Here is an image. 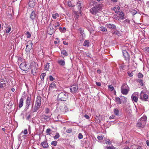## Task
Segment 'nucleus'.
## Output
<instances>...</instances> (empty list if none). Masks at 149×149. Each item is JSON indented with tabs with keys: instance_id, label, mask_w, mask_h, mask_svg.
<instances>
[{
	"instance_id": "f257e3e1",
	"label": "nucleus",
	"mask_w": 149,
	"mask_h": 149,
	"mask_svg": "<svg viewBox=\"0 0 149 149\" xmlns=\"http://www.w3.org/2000/svg\"><path fill=\"white\" fill-rule=\"evenodd\" d=\"M103 6V4L102 3L98 4L91 8L90 11L91 14L96 15L101 10Z\"/></svg>"
},
{
	"instance_id": "f03ea898",
	"label": "nucleus",
	"mask_w": 149,
	"mask_h": 149,
	"mask_svg": "<svg viewBox=\"0 0 149 149\" xmlns=\"http://www.w3.org/2000/svg\"><path fill=\"white\" fill-rule=\"evenodd\" d=\"M68 97V93L65 91L58 93V101H66Z\"/></svg>"
},
{
	"instance_id": "7ed1b4c3",
	"label": "nucleus",
	"mask_w": 149,
	"mask_h": 149,
	"mask_svg": "<svg viewBox=\"0 0 149 149\" xmlns=\"http://www.w3.org/2000/svg\"><path fill=\"white\" fill-rule=\"evenodd\" d=\"M147 117L146 116H143L140 119L138 120L136 124V127L140 128H143L146 124Z\"/></svg>"
},
{
	"instance_id": "20e7f679",
	"label": "nucleus",
	"mask_w": 149,
	"mask_h": 149,
	"mask_svg": "<svg viewBox=\"0 0 149 149\" xmlns=\"http://www.w3.org/2000/svg\"><path fill=\"white\" fill-rule=\"evenodd\" d=\"M41 104V98L40 96H37L34 108L32 110V112H35L38 110Z\"/></svg>"
},
{
	"instance_id": "39448f33",
	"label": "nucleus",
	"mask_w": 149,
	"mask_h": 149,
	"mask_svg": "<svg viewBox=\"0 0 149 149\" xmlns=\"http://www.w3.org/2000/svg\"><path fill=\"white\" fill-rule=\"evenodd\" d=\"M31 103V95H27L26 101L24 110L26 111L28 109Z\"/></svg>"
},
{
	"instance_id": "423d86ee",
	"label": "nucleus",
	"mask_w": 149,
	"mask_h": 149,
	"mask_svg": "<svg viewBox=\"0 0 149 149\" xmlns=\"http://www.w3.org/2000/svg\"><path fill=\"white\" fill-rule=\"evenodd\" d=\"M122 52L123 56L125 60L129 62L130 60V52L128 50H123Z\"/></svg>"
},
{
	"instance_id": "0eeeda50",
	"label": "nucleus",
	"mask_w": 149,
	"mask_h": 149,
	"mask_svg": "<svg viewBox=\"0 0 149 149\" xmlns=\"http://www.w3.org/2000/svg\"><path fill=\"white\" fill-rule=\"evenodd\" d=\"M148 96L147 94L142 91H141L139 97L140 99L143 101H148Z\"/></svg>"
},
{
	"instance_id": "6e6552de",
	"label": "nucleus",
	"mask_w": 149,
	"mask_h": 149,
	"mask_svg": "<svg viewBox=\"0 0 149 149\" xmlns=\"http://www.w3.org/2000/svg\"><path fill=\"white\" fill-rule=\"evenodd\" d=\"M50 115L46 116L44 114L40 116V120L43 123L48 122L50 120Z\"/></svg>"
},
{
	"instance_id": "1a4fd4ad",
	"label": "nucleus",
	"mask_w": 149,
	"mask_h": 149,
	"mask_svg": "<svg viewBox=\"0 0 149 149\" xmlns=\"http://www.w3.org/2000/svg\"><path fill=\"white\" fill-rule=\"evenodd\" d=\"M28 64L25 62L21 63L19 65L20 68L22 70L26 71L28 70L29 68Z\"/></svg>"
},
{
	"instance_id": "9d476101",
	"label": "nucleus",
	"mask_w": 149,
	"mask_h": 149,
	"mask_svg": "<svg viewBox=\"0 0 149 149\" xmlns=\"http://www.w3.org/2000/svg\"><path fill=\"white\" fill-rule=\"evenodd\" d=\"M76 6L78 9V10L80 14L81 13V10L84 6L83 3L82 1H78L77 4Z\"/></svg>"
},
{
	"instance_id": "9b49d317",
	"label": "nucleus",
	"mask_w": 149,
	"mask_h": 149,
	"mask_svg": "<svg viewBox=\"0 0 149 149\" xmlns=\"http://www.w3.org/2000/svg\"><path fill=\"white\" fill-rule=\"evenodd\" d=\"M78 87L77 86L73 85L70 88L71 92L72 93H76L77 91Z\"/></svg>"
},
{
	"instance_id": "f8f14e48",
	"label": "nucleus",
	"mask_w": 149,
	"mask_h": 149,
	"mask_svg": "<svg viewBox=\"0 0 149 149\" xmlns=\"http://www.w3.org/2000/svg\"><path fill=\"white\" fill-rule=\"evenodd\" d=\"M38 64L34 61L32 62L30 65V68H38Z\"/></svg>"
},
{
	"instance_id": "ddd939ff",
	"label": "nucleus",
	"mask_w": 149,
	"mask_h": 149,
	"mask_svg": "<svg viewBox=\"0 0 149 149\" xmlns=\"http://www.w3.org/2000/svg\"><path fill=\"white\" fill-rule=\"evenodd\" d=\"M37 0H29V6L31 8L35 6Z\"/></svg>"
},
{
	"instance_id": "4468645a",
	"label": "nucleus",
	"mask_w": 149,
	"mask_h": 149,
	"mask_svg": "<svg viewBox=\"0 0 149 149\" xmlns=\"http://www.w3.org/2000/svg\"><path fill=\"white\" fill-rule=\"evenodd\" d=\"M56 29H54L53 26L50 27L48 29L49 34L51 35L53 33L55 32Z\"/></svg>"
},
{
	"instance_id": "2eb2a0df",
	"label": "nucleus",
	"mask_w": 149,
	"mask_h": 149,
	"mask_svg": "<svg viewBox=\"0 0 149 149\" xmlns=\"http://www.w3.org/2000/svg\"><path fill=\"white\" fill-rule=\"evenodd\" d=\"M36 14L35 13V11L33 10L32 11L30 16V17L32 21H34V20L36 19Z\"/></svg>"
},
{
	"instance_id": "dca6fc26",
	"label": "nucleus",
	"mask_w": 149,
	"mask_h": 149,
	"mask_svg": "<svg viewBox=\"0 0 149 149\" xmlns=\"http://www.w3.org/2000/svg\"><path fill=\"white\" fill-rule=\"evenodd\" d=\"M32 43H29V45L27 44L26 45V51L27 52H29L30 50L32 48Z\"/></svg>"
},
{
	"instance_id": "f3484780",
	"label": "nucleus",
	"mask_w": 149,
	"mask_h": 149,
	"mask_svg": "<svg viewBox=\"0 0 149 149\" xmlns=\"http://www.w3.org/2000/svg\"><path fill=\"white\" fill-rule=\"evenodd\" d=\"M106 26L107 28L112 29H115L116 28V25L113 24H107Z\"/></svg>"
},
{
	"instance_id": "a211bd4d",
	"label": "nucleus",
	"mask_w": 149,
	"mask_h": 149,
	"mask_svg": "<svg viewBox=\"0 0 149 149\" xmlns=\"http://www.w3.org/2000/svg\"><path fill=\"white\" fill-rule=\"evenodd\" d=\"M56 88V84L55 82H53L50 85L49 87V90H52L53 89H54Z\"/></svg>"
},
{
	"instance_id": "6ab92c4d",
	"label": "nucleus",
	"mask_w": 149,
	"mask_h": 149,
	"mask_svg": "<svg viewBox=\"0 0 149 149\" xmlns=\"http://www.w3.org/2000/svg\"><path fill=\"white\" fill-rule=\"evenodd\" d=\"M41 144L43 148H47L49 147V145L47 141L42 142Z\"/></svg>"
},
{
	"instance_id": "aec40b11",
	"label": "nucleus",
	"mask_w": 149,
	"mask_h": 149,
	"mask_svg": "<svg viewBox=\"0 0 149 149\" xmlns=\"http://www.w3.org/2000/svg\"><path fill=\"white\" fill-rule=\"evenodd\" d=\"M121 89V93L124 95L127 94L129 91V89Z\"/></svg>"
},
{
	"instance_id": "412c9836",
	"label": "nucleus",
	"mask_w": 149,
	"mask_h": 149,
	"mask_svg": "<svg viewBox=\"0 0 149 149\" xmlns=\"http://www.w3.org/2000/svg\"><path fill=\"white\" fill-rule=\"evenodd\" d=\"M31 69V73L33 74L35 76L36 74V73L37 72L38 68H30Z\"/></svg>"
},
{
	"instance_id": "4be33fe9",
	"label": "nucleus",
	"mask_w": 149,
	"mask_h": 149,
	"mask_svg": "<svg viewBox=\"0 0 149 149\" xmlns=\"http://www.w3.org/2000/svg\"><path fill=\"white\" fill-rule=\"evenodd\" d=\"M138 11V10L137 9H132L131 10L130 12L133 15H134L137 13Z\"/></svg>"
},
{
	"instance_id": "5701e85b",
	"label": "nucleus",
	"mask_w": 149,
	"mask_h": 149,
	"mask_svg": "<svg viewBox=\"0 0 149 149\" xmlns=\"http://www.w3.org/2000/svg\"><path fill=\"white\" fill-rule=\"evenodd\" d=\"M136 81L138 83H139L140 85L141 86H143V81L141 79H136Z\"/></svg>"
},
{
	"instance_id": "b1692460",
	"label": "nucleus",
	"mask_w": 149,
	"mask_h": 149,
	"mask_svg": "<svg viewBox=\"0 0 149 149\" xmlns=\"http://www.w3.org/2000/svg\"><path fill=\"white\" fill-rule=\"evenodd\" d=\"M23 99L21 98L19 100V108H21L23 105Z\"/></svg>"
},
{
	"instance_id": "393cba45",
	"label": "nucleus",
	"mask_w": 149,
	"mask_h": 149,
	"mask_svg": "<svg viewBox=\"0 0 149 149\" xmlns=\"http://www.w3.org/2000/svg\"><path fill=\"white\" fill-rule=\"evenodd\" d=\"M58 63L61 66H64L65 64V62L62 60H59L58 61Z\"/></svg>"
},
{
	"instance_id": "a878e982",
	"label": "nucleus",
	"mask_w": 149,
	"mask_h": 149,
	"mask_svg": "<svg viewBox=\"0 0 149 149\" xmlns=\"http://www.w3.org/2000/svg\"><path fill=\"white\" fill-rule=\"evenodd\" d=\"M119 15V18H120L121 19L123 20L124 19V14L123 12H121L120 13Z\"/></svg>"
},
{
	"instance_id": "bb28decb",
	"label": "nucleus",
	"mask_w": 149,
	"mask_h": 149,
	"mask_svg": "<svg viewBox=\"0 0 149 149\" xmlns=\"http://www.w3.org/2000/svg\"><path fill=\"white\" fill-rule=\"evenodd\" d=\"M129 89L128 86L126 83H124L123 84L121 88V89Z\"/></svg>"
},
{
	"instance_id": "cd10ccee",
	"label": "nucleus",
	"mask_w": 149,
	"mask_h": 149,
	"mask_svg": "<svg viewBox=\"0 0 149 149\" xmlns=\"http://www.w3.org/2000/svg\"><path fill=\"white\" fill-rule=\"evenodd\" d=\"M131 97L132 100L133 101H134L136 102H137L138 100V97H137L135 96L132 95Z\"/></svg>"
},
{
	"instance_id": "c85d7f7f",
	"label": "nucleus",
	"mask_w": 149,
	"mask_h": 149,
	"mask_svg": "<svg viewBox=\"0 0 149 149\" xmlns=\"http://www.w3.org/2000/svg\"><path fill=\"white\" fill-rule=\"evenodd\" d=\"M90 42L88 40H86L83 43V46H84L88 47L89 46Z\"/></svg>"
},
{
	"instance_id": "c756f323",
	"label": "nucleus",
	"mask_w": 149,
	"mask_h": 149,
	"mask_svg": "<svg viewBox=\"0 0 149 149\" xmlns=\"http://www.w3.org/2000/svg\"><path fill=\"white\" fill-rule=\"evenodd\" d=\"M115 102L117 104H121L120 99L119 97H116Z\"/></svg>"
},
{
	"instance_id": "7c9ffc66",
	"label": "nucleus",
	"mask_w": 149,
	"mask_h": 149,
	"mask_svg": "<svg viewBox=\"0 0 149 149\" xmlns=\"http://www.w3.org/2000/svg\"><path fill=\"white\" fill-rule=\"evenodd\" d=\"M112 33L117 35L118 36H121V33L118 30H116L113 31V32Z\"/></svg>"
},
{
	"instance_id": "2f4dec72",
	"label": "nucleus",
	"mask_w": 149,
	"mask_h": 149,
	"mask_svg": "<svg viewBox=\"0 0 149 149\" xmlns=\"http://www.w3.org/2000/svg\"><path fill=\"white\" fill-rule=\"evenodd\" d=\"M53 26L54 27V29H57V27H59L60 26V24L58 22H57L55 23L54 24Z\"/></svg>"
},
{
	"instance_id": "473e14b6",
	"label": "nucleus",
	"mask_w": 149,
	"mask_h": 149,
	"mask_svg": "<svg viewBox=\"0 0 149 149\" xmlns=\"http://www.w3.org/2000/svg\"><path fill=\"white\" fill-rule=\"evenodd\" d=\"M67 3L68 6L70 7H72L74 6V5L72 3V2L71 1H68Z\"/></svg>"
},
{
	"instance_id": "72a5a7b5",
	"label": "nucleus",
	"mask_w": 149,
	"mask_h": 149,
	"mask_svg": "<svg viewBox=\"0 0 149 149\" xmlns=\"http://www.w3.org/2000/svg\"><path fill=\"white\" fill-rule=\"evenodd\" d=\"M74 13L75 14V15L74 16V18L76 19H77L79 18V13L77 12L76 11H74Z\"/></svg>"
},
{
	"instance_id": "f704fd0d",
	"label": "nucleus",
	"mask_w": 149,
	"mask_h": 149,
	"mask_svg": "<svg viewBox=\"0 0 149 149\" xmlns=\"http://www.w3.org/2000/svg\"><path fill=\"white\" fill-rule=\"evenodd\" d=\"M113 112L114 114L116 116L119 115V111L118 109L115 108L114 109Z\"/></svg>"
},
{
	"instance_id": "c9c22d12",
	"label": "nucleus",
	"mask_w": 149,
	"mask_h": 149,
	"mask_svg": "<svg viewBox=\"0 0 149 149\" xmlns=\"http://www.w3.org/2000/svg\"><path fill=\"white\" fill-rule=\"evenodd\" d=\"M46 73H42L40 75V78L42 81H43L44 78L46 76Z\"/></svg>"
},
{
	"instance_id": "e433bc0d",
	"label": "nucleus",
	"mask_w": 149,
	"mask_h": 149,
	"mask_svg": "<svg viewBox=\"0 0 149 149\" xmlns=\"http://www.w3.org/2000/svg\"><path fill=\"white\" fill-rule=\"evenodd\" d=\"M50 65V64L49 63H46L45 67V68L46 70H48Z\"/></svg>"
},
{
	"instance_id": "4c0bfd02",
	"label": "nucleus",
	"mask_w": 149,
	"mask_h": 149,
	"mask_svg": "<svg viewBox=\"0 0 149 149\" xmlns=\"http://www.w3.org/2000/svg\"><path fill=\"white\" fill-rule=\"evenodd\" d=\"M78 30L80 31V33L82 37L84 36L83 30H82L81 28H80L78 29Z\"/></svg>"
},
{
	"instance_id": "58836bf2",
	"label": "nucleus",
	"mask_w": 149,
	"mask_h": 149,
	"mask_svg": "<svg viewBox=\"0 0 149 149\" xmlns=\"http://www.w3.org/2000/svg\"><path fill=\"white\" fill-rule=\"evenodd\" d=\"M60 137V135L59 133L57 132L56 133L55 136H54V139H56Z\"/></svg>"
},
{
	"instance_id": "ea45409f",
	"label": "nucleus",
	"mask_w": 149,
	"mask_h": 149,
	"mask_svg": "<svg viewBox=\"0 0 149 149\" xmlns=\"http://www.w3.org/2000/svg\"><path fill=\"white\" fill-rule=\"evenodd\" d=\"M100 115L98 116L97 115L96 116L95 118V119L97 121V122H99V123L101 122V120H100Z\"/></svg>"
},
{
	"instance_id": "a19ab883",
	"label": "nucleus",
	"mask_w": 149,
	"mask_h": 149,
	"mask_svg": "<svg viewBox=\"0 0 149 149\" xmlns=\"http://www.w3.org/2000/svg\"><path fill=\"white\" fill-rule=\"evenodd\" d=\"M11 30V27H7L5 29L6 32L7 33H8Z\"/></svg>"
},
{
	"instance_id": "79ce46f5",
	"label": "nucleus",
	"mask_w": 149,
	"mask_h": 149,
	"mask_svg": "<svg viewBox=\"0 0 149 149\" xmlns=\"http://www.w3.org/2000/svg\"><path fill=\"white\" fill-rule=\"evenodd\" d=\"M59 30L61 32H63L64 31H65L66 30V28L65 27H63L62 28L61 27H60L59 28Z\"/></svg>"
},
{
	"instance_id": "37998d69",
	"label": "nucleus",
	"mask_w": 149,
	"mask_h": 149,
	"mask_svg": "<svg viewBox=\"0 0 149 149\" xmlns=\"http://www.w3.org/2000/svg\"><path fill=\"white\" fill-rule=\"evenodd\" d=\"M61 54L67 56V53L66 50H63L61 51Z\"/></svg>"
},
{
	"instance_id": "c03bdc74",
	"label": "nucleus",
	"mask_w": 149,
	"mask_h": 149,
	"mask_svg": "<svg viewBox=\"0 0 149 149\" xmlns=\"http://www.w3.org/2000/svg\"><path fill=\"white\" fill-rule=\"evenodd\" d=\"M6 86V83H0V87L1 88H3L5 87Z\"/></svg>"
},
{
	"instance_id": "a18cd8bd",
	"label": "nucleus",
	"mask_w": 149,
	"mask_h": 149,
	"mask_svg": "<svg viewBox=\"0 0 149 149\" xmlns=\"http://www.w3.org/2000/svg\"><path fill=\"white\" fill-rule=\"evenodd\" d=\"M143 74L140 72L139 73L137 74V77L139 79L143 77Z\"/></svg>"
},
{
	"instance_id": "49530a36",
	"label": "nucleus",
	"mask_w": 149,
	"mask_h": 149,
	"mask_svg": "<svg viewBox=\"0 0 149 149\" xmlns=\"http://www.w3.org/2000/svg\"><path fill=\"white\" fill-rule=\"evenodd\" d=\"M107 149H117L116 148L114 147L113 146H107Z\"/></svg>"
},
{
	"instance_id": "de8ad7c7",
	"label": "nucleus",
	"mask_w": 149,
	"mask_h": 149,
	"mask_svg": "<svg viewBox=\"0 0 149 149\" xmlns=\"http://www.w3.org/2000/svg\"><path fill=\"white\" fill-rule=\"evenodd\" d=\"M108 88L111 91H113L114 90V88L112 85H109L108 86Z\"/></svg>"
},
{
	"instance_id": "09e8293b",
	"label": "nucleus",
	"mask_w": 149,
	"mask_h": 149,
	"mask_svg": "<svg viewBox=\"0 0 149 149\" xmlns=\"http://www.w3.org/2000/svg\"><path fill=\"white\" fill-rule=\"evenodd\" d=\"M57 141H52L51 143V145L54 146H56L57 144Z\"/></svg>"
},
{
	"instance_id": "8fccbe9b",
	"label": "nucleus",
	"mask_w": 149,
	"mask_h": 149,
	"mask_svg": "<svg viewBox=\"0 0 149 149\" xmlns=\"http://www.w3.org/2000/svg\"><path fill=\"white\" fill-rule=\"evenodd\" d=\"M50 112L49 109L48 108H46L45 109V113L47 114Z\"/></svg>"
},
{
	"instance_id": "3c124183",
	"label": "nucleus",
	"mask_w": 149,
	"mask_h": 149,
	"mask_svg": "<svg viewBox=\"0 0 149 149\" xmlns=\"http://www.w3.org/2000/svg\"><path fill=\"white\" fill-rule=\"evenodd\" d=\"M52 16L53 19H56V17H58L59 15L58 13H56L54 14V15H53Z\"/></svg>"
},
{
	"instance_id": "603ef678",
	"label": "nucleus",
	"mask_w": 149,
	"mask_h": 149,
	"mask_svg": "<svg viewBox=\"0 0 149 149\" xmlns=\"http://www.w3.org/2000/svg\"><path fill=\"white\" fill-rule=\"evenodd\" d=\"M49 80L51 81H52L55 80V78H54L52 75H50L49 76Z\"/></svg>"
},
{
	"instance_id": "864d4df0",
	"label": "nucleus",
	"mask_w": 149,
	"mask_h": 149,
	"mask_svg": "<svg viewBox=\"0 0 149 149\" xmlns=\"http://www.w3.org/2000/svg\"><path fill=\"white\" fill-rule=\"evenodd\" d=\"M26 34L27 35V38H29L31 37V34L29 31H27L26 33Z\"/></svg>"
},
{
	"instance_id": "5fc2aeb1",
	"label": "nucleus",
	"mask_w": 149,
	"mask_h": 149,
	"mask_svg": "<svg viewBox=\"0 0 149 149\" xmlns=\"http://www.w3.org/2000/svg\"><path fill=\"white\" fill-rule=\"evenodd\" d=\"M128 75L130 77H132L133 75V73L132 72H127Z\"/></svg>"
},
{
	"instance_id": "6e6d98bb",
	"label": "nucleus",
	"mask_w": 149,
	"mask_h": 149,
	"mask_svg": "<svg viewBox=\"0 0 149 149\" xmlns=\"http://www.w3.org/2000/svg\"><path fill=\"white\" fill-rule=\"evenodd\" d=\"M101 31H107V29L105 27H103L101 28L100 29Z\"/></svg>"
},
{
	"instance_id": "4d7b16f0",
	"label": "nucleus",
	"mask_w": 149,
	"mask_h": 149,
	"mask_svg": "<svg viewBox=\"0 0 149 149\" xmlns=\"http://www.w3.org/2000/svg\"><path fill=\"white\" fill-rule=\"evenodd\" d=\"M72 129L71 128H69L67 129L66 132L67 133H70L72 132Z\"/></svg>"
},
{
	"instance_id": "13d9d810",
	"label": "nucleus",
	"mask_w": 149,
	"mask_h": 149,
	"mask_svg": "<svg viewBox=\"0 0 149 149\" xmlns=\"http://www.w3.org/2000/svg\"><path fill=\"white\" fill-rule=\"evenodd\" d=\"M51 130L50 128H48L47 129L46 132L47 134L50 135V132L51 131Z\"/></svg>"
},
{
	"instance_id": "bf43d9fd",
	"label": "nucleus",
	"mask_w": 149,
	"mask_h": 149,
	"mask_svg": "<svg viewBox=\"0 0 149 149\" xmlns=\"http://www.w3.org/2000/svg\"><path fill=\"white\" fill-rule=\"evenodd\" d=\"M117 9H116L115 12L116 13H118L120 12V8L119 7H117Z\"/></svg>"
},
{
	"instance_id": "052dcab7",
	"label": "nucleus",
	"mask_w": 149,
	"mask_h": 149,
	"mask_svg": "<svg viewBox=\"0 0 149 149\" xmlns=\"http://www.w3.org/2000/svg\"><path fill=\"white\" fill-rule=\"evenodd\" d=\"M24 133V134L25 135L27 134H28V131L27 129H25L24 131H22L21 133Z\"/></svg>"
},
{
	"instance_id": "680f3d73",
	"label": "nucleus",
	"mask_w": 149,
	"mask_h": 149,
	"mask_svg": "<svg viewBox=\"0 0 149 149\" xmlns=\"http://www.w3.org/2000/svg\"><path fill=\"white\" fill-rule=\"evenodd\" d=\"M83 138L82 135L81 133H79L78 135V138L79 139H81Z\"/></svg>"
},
{
	"instance_id": "e2e57ef3",
	"label": "nucleus",
	"mask_w": 149,
	"mask_h": 149,
	"mask_svg": "<svg viewBox=\"0 0 149 149\" xmlns=\"http://www.w3.org/2000/svg\"><path fill=\"white\" fill-rule=\"evenodd\" d=\"M22 60L24 61V60L21 57L18 58V63H20L21 62H22Z\"/></svg>"
},
{
	"instance_id": "0e129e2a",
	"label": "nucleus",
	"mask_w": 149,
	"mask_h": 149,
	"mask_svg": "<svg viewBox=\"0 0 149 149\" xmlns=\"http://www.w3.org/2000/svg\"><path fill=\"white\" fill-rule=\"evenodd\" d=\"M97 138L99 140H102L103 139V137L102 136H98Z\"/></svg>"
},
{
	"instance_id": "69168bd1",
	"label": "nucleus",
	"mask_w": 149,
	"mask_h": 149,
	"mask_svg": "<svg viewBox=\"0 0 149 149\" xmlns=\"http://www.w3.org/2000/svg\"><path fill=\"white\" fill-rule=\"evenodd\" d=\"M124 22L125 23H127L128 24H129L130 22V21L129 19H126L124 21Z\"/></svg>"
},
{
	"instance_id": "338daca9",
	"label": "nucleus",
	"mask_w": 149,
	"mask_h": 149,
	"mask_svg": "<svg viewBox=\"0 0 149 149\" xmlns=\"http://www.w3.org/2000/svg\"><path fill=\"white\" fill-rule=\"evenodd\" d=\"M105 143L107 144H108L110 142V141L109 139H107V140H105Z\"/></svg>"
},
{
	"instance_id": "774afa93",
	"label": "nucleus",
	"mask_w": 149,
	"mask_h": 149,
	"mask_svg": "<svg viewBox=\"0 0 149 149\" xmlns=\"http://www.w3.org/2000/svg\"><path fill=\"white\" fill-rule=\"evenodd\" d=\"M96 84L98 86H101V83L100 82L97 81L96 82Z\"/></svg>"
}]
</instances>
